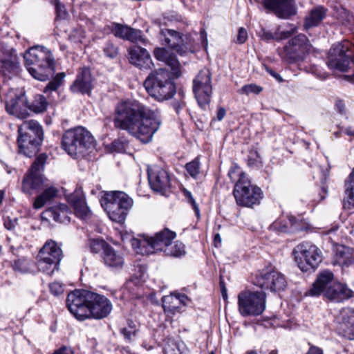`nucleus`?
Returning a JSON list of instances; mask_svg holds the SVG:
<instances>
[{
    "instance_id": "nucleus-1",
    "label": "nucleus",
    "mask_w": 354,
    "mask_h": 354,
    "mask_svg": "<svg viewBox=\"0 0 354 354\" xmlns=\"http://www.w3.org/2000/svg\"><path fill=\"white\" fill-rule=\"evenodd\" d=\"M113 123L115 128L148 143L159 129L162 119L158 109H151L136 100H125L116 105Z\"/></svg>"
},
{
    "instance_id": "nucleus-2",
    "label": "nucleus",
    "mask_w": 354,
    "mask_h": 354,
    "mask_svg": "<svg viewBox=\"0 0 354 354\" xmlns=\"http://www.w3.org/2000/svg\"><path fill=\"white\" fill-rule=\"evenodd\" d=\"M0 73L3 80L0 82V93L6 95V109L8 113L18 118L24 119L29 115V109L25 95L15 93L14 88H10L8 80L19 72V63L15 51L11 50L0 55Z\"/></svg>"
},
{
    "instance_id": "nucleus-3",
    "label": "nucleus",
    "mask_w": 354,
    "mask_h": 354,
    "mask_svg": "<svg viewBox=\"0 0 354 354\" xmlns=\"http://www.w3.org/2000/svg\"><path fill=\"white\" fill-rule=\"evenodd\" d=\"M69 311L80 320L92 317L102 319L112 310V304L104 295L86 290H75L70 292L66 299Z\"/></svg>"
},
{
    "instance_id": "nucleus-4",
    "label": "nucleus",
    "mask_w": 354,
    "mask_h": 354,
    "mask_svg": "<svg viewBox=\"0 0 354 354\" xmlns=\"http://www.w3.org/2000/svg\"><path fill=\"white\" fill-rule=\"evenodd\" d=\"M24 66L30 75L39 81H46L55 72L53 56L47 48L36 46L30 48L24 55Z\"/></svg>"
},
{
    "instance_id": "nucleus-5",
    "label": "nucleus",
    "mask_w": 354,
    "mask_h": 354,
    "mask_svg": "<svg viewBox=\"0 0 354 354\" xmlns=\"http://www.w3.org/2000/svg\"><path fill=\"white\" fill-rule=\"evenodd\" d=\"M352 291L344 284L335 279L333 273L325 270L320 272L312 287L306 292V296L317 297L323 295L334 302H341L351 297Z\"/></svg>"
},
{
    "instance_id": "nucleus-6",
    "label": "nucleus",
    "mask_w": 354,
    "mask_h": 354,
    "mask_svg": "<svg viewBox=\"0 0 354 354\" xmlns=\"http://www.w3.org/2000/svg\"><path fill=\"white\" fill-rule=\"evenodd\" d=\"M228 176L232 181H236L233 194L239 205L252 207L260 203L263 198L261 188L251 184L238 165H233L230 168Z\"/></svg>"
},
{
    "instance_id": "nucleus-7",
    "label": "nucleus",
    "mask_w": 354,
    "mask_h": 354,
    "mask_svg": "<svg viewBox=\"0 0 354 354\" xmlns=\"http://www.w3.org/2000/svg\"><path fill=\"white\" fill-rule=\"evenodd\" d=\"M148 94L158 101L167 100L176 93V86L169 71L160 68L151 71L144 82Z\"/></svg>"
},
{
    "instance_id": "nucleus-8",
    "label": "nucleus",
    "mask_w": 354,
    "mask_h": 354,
    "mask_svg": "<svg viewBox=\"0 0 354 354\" xmlns=\"http://www.w3.org/2000/svg\"><path fill=\"white\" fill-rule=\"evenodd\" d=\"M17 139L19 151L32 157L39 149L44 133L41 126L36 120H26L19 127Z\"/></svg>"
},
{
    "instance_id": "nucleus-9",
    "label": "nucleus",
    "mask_w": 354,
    "mask_h": 354,
    "mask_svg": "<svg viewBox=\"0 0 354 354\" xmlns=\"http://www.w3.org/2000/svg\"><path fill=\"white\" fill-rule=\"evenodd\" d=\"M100 203L109 218L119 223L125 221L133 203L132 198L126 193L120 191L105 192Z\"/></svg>"
},
{
    "instance_id": "nucleus-10",
    "label": "nucleus",
    "mask_w": 354,
    "mask_h": 354,
    "mask_svg": "<svg viewBox=\"0 0 354 354\" xmlns=\"http://www.w3.org/2000/svg\"><path fill=\"white\" fill-rule=\"evenodd\" d=\"M176 233L168 229L157 232L153 236L139 235L131 240L133 250L142 255L150 254L156 252H165L171 241L176 238Z\"/></svg>"
},
{
    "instance_id": "nucleus-11",
    "label": "nucleus",
    "mask_w": 354,
    "mask_h": 354,
    "mask_svg": "<svg viewBox=\"0 0 354 354\" xmlns=\"http://www.w3.org/2000/svg\"><path fill=\"white\" fill-rule=\"evenodd\" d=\"M62 148L71 156L84 154L93 148L95 139L91 133L82 127H77L66 131L62 141Z\"/></svg>"
},
{
    "instance_id": "nucleus-12",
    "label": "nucleus",
    "mask_w": 354,
    "mask_h": 354,
    "mask_svg": "<svg viewBox=\"0 0 354 354\" xmlns=\"http://www.w3.org/2000/svg\"><path fill=\"white\" fill-rule=\"evenodd\" d=\"M238 310L243 317L261 315L266 307V294L263 290L241 291L237 296Z\"/></svg>"
},
{
    "instance_id": "nucleus-13",
    "label": "nucleus",
    "mask_w": 354,
    "mask_h": 354,
    "mask_svg": "<svg viewBox=\"0 0 354 354\" xmlns=\"http://www.w3.org/2000/svg\"><path fill=\"white\" fill-rule=\"evenodd\" d=\"M354 64V45L348 41L334 44L329 50L327 65L329 68L347 71Z\"/></svg>"
},
{
    "instance_id": "nucleus-14",
    "label": "nucleus",
    "mask_w": 354,
    "mask_h": 354,
    "mask_svg": "<svg viewBox=\"0 0 354 354\" xmlns=\"http://www.w3.org/2000/svg\"><path fill=\"white\" fill-rule=\"evenodd\" d=\"M293 253L298 267L303 272L314 270L322 261V251L309 242L297 245Z\"/></svg>"
},
{
    "instance_id": "nucleus-15",
    "label": "nucleus",
    "mask_w": 354,
    "mask_h": 354,
    "mask_svg": "<svg viewBox=\"0 0 354 354\" xmlns=\"http://www.w3.org/2000/svg\"><path fill=\"white\" fill-rule=\"evenodd\" d=\"M311 48L308 37L304 34H299L288 41L279 54L283 61L292 64L304 60Z\"/></svg>"
},
{
    "instance_id": "nucleus-16",
    "label": "nucleus",
    "mask_w": 354,
    "mask_h": 354,
    "mask_svg": "<svg viewBox=\"0 0 354 354\" xmlns=\"http://www.w3.org/2000/svg\"><path fill=\"white\" fill-rule=\"evenodd\" d=\"M62 256V251L57 243L53 241H47L38 254V267L40 270L47 274H52L58 270Z\"/></svg>"
},
{
    "instance_id": "nucleus-17",
    "label": "nucleus",
    "mask_w": 354,
    "mask_h": 354,
    "mask_svg": "<svg viewBox=\"0 0 354 354\" xmlns=\"http://www.w3.org/2000/svg\"><path fill=\"white\" fill-rule=\"evenodd\" d=\"M211 73L207 68L199 71L193 80V91L198 105L207 109L211 100L212 86Z\"/></svg>"
},
{
    "instance_id": "nucleus-18",
    "label": "nucleus",
    "mask_w": 354,
    "mask_h": 354,
    "mask_svg": "<svg viewBox=\"0 0 354 354\" xmlns=\"http://www.w3.org/2000/svg\"><path fill=\"white\" fill-rule=\"evenodd\" d=\"M46 159L47 156L45 153H41L32 163L23 180L22 190L24 193L32 194L33 191L41 188L44 179L39 172L44 169Z\"/></svg>"
},
{
    "instance_id": "nucleus-19",
    "label": "nucleus",
    "mask_w": 354,
    "mask_h": 354,
    "mask_svg": "<svg viewBox=\"0 0 354 354\" xmlns=\"http://www.w3.org/2000/svg\"><path fill=\"white\" fill-rule=\"evenodd\" d=\"M161 37L163 44L168 45L180 55H185L194 51L191 40L187 36L183 35L176 30H162Z\"/></svg>"
},
{
    "instance_id": "nucleus-20",
    "label": "nucleus",
    "mask_w": 354,
    "mask_h": 354,
    "mask_svg": "<svg viewBox=\"0 0 354 354\" xmlns=\"http://www.w3.org/2000/svg\"><path fill=\"white\" fill-rule=\"evenodd\" d=\"M283 274L272 268L263 270L256 277L255 285L271 291L283 290L286 286Z\"/></svg>"
},
{
    "instance_id": "nucleus-21",
    "label": "nucleus",
    "mask_w": 354,
    "mask_h": 354,
    "mask_svg": "<svg viewBox=\"0 0 354 354\" xmlns=\"http://www.w3.org/2000/svg\"><path fill=\"white\" fill-rule=\"evenodd\" d=\"M261 4L268 13L272 12L280 19H289L297 14L293 0H262Z\"/></svg>"
},
{
    "instance_id": "nucleus-22",
    "label": "nucleus",
    "mask_w": 354,
    "mask_h": 354,
    "mask_svg": "<svg viewBox=\"0 0 354 354\" xmlns=\"http://www.w3.org/2000/svg\"><path fill=\"white\" fill-rule=\"evenodd\" d=\"M149 183L151 188L165 194L170 187V178L168 172L158 165H151L147 169Z\"/></svg>"
},
{
    "instance_id": "nucleus-23",
    "label": "nucleus",
    "mask_w": 354,
    "mask_h": 354,
    "mask_svg": "<svg viewBox=\"0 0 354 354\" xmlns=\"http://www.w3.org/2000/svg\"><path fill=\"white\" fill-rule=\"evenodd\" d=\"M337 322L342 335L348 339H354V309L342 308L337 317Z\"/></svg>"
},
{
    "instance_id": "nucleus-24",
    "label": "nucleus",
    "mask_w": 354,
    "mask_h": 354,
    "mask_svg": "<svg viewBox=\"0 0 354 354\" xmlns=\"http://www.w3.org/2000/svg\"><path fill=\"white\" fill-rule=\"evenodd\" d=\"M131 64L141 69H151L154 64L148 51L138 46H133L128 50Z\"/></svg>"
},
{
    "instance_id": "nucleus-25",
    "label": "nucleus",
    "mask_w": 354,
    "mask_h": 354,
    "mask_svg": "<svg viewBox=\"0 0 354 354\" xmlns=\"http://www.w3.org/2000/svg\"><path fill=\"white\" fill-rule=\"evenodd\" d=\"M68 202L73 207L75 214L83 220L89 219L92 212L86 205L84 194L81 189H76L67 196Z\"/></svg>"
},
{
    "instance_id": "nucleus-26",
    "label": "nucleus",
    "mask_w": 354,
    "mask_h": 354,
    "mask_svg": "<svg viewBox=\"0 0 354 354\" xmlns=\"http://www.w3.org/2000/svg\"><path fill=\"white\" fill-rule=\"evenodd\" d=\"M162 307L165 313L175 314L180 311L182 306H187L190 299L185 294L171 292L169 295L164 296L162 299Z\"/></svg>"
},
{
    "instance_id": "nucleus-27",
    "label": "nucleus",
    "mask_w": 354,
    "mask_h": 354,
    "mask_svg": "<svg viewBox=\"0 0 354 354\" xmlns=\"http://www.w3.org/2000/svg\"><path fill=\"white\" fill-rule=\"evenodd\" d=\"M153 55L158 60L165 62L171 68L174 76L179 77L181 75L180 63L174 55L164 48H156Z\"/></svg>"
},
{
    "instance_id": "nucleus-28",
    "label": "nucleus",
    "mask_w": 354,
    "mask_h": 354,
    "mask_svg": "<svg viewBox=\"0 0 354 354\" xmlns=\"http://www.w3.org/2000/svg\"><path fill=\"white\" fill-rule=\"evenodd\" d=\"M92 88V77L88 68H83L77 74V78L71 90L73 92L81 93H89Z\"/></svg>"
},
{
    "instance_id": "nucleus-29",
    "label": "nucleus",
    "mask_w": 354,
    "mask_h": 354,
    "mask_svg": "<svg viewBox=\"0 0 354 354\" xmlns=\"http://www.w3.org/2000/svg\"><path fill=\"white\" fill-rule=\"evenodd\" d=\"M112 31L117 37L129 40L131 42L141 41L143 44L145 43V39L142 37L140 30L119 24H114Z\"/></svg>"
},
{
    "instance_id": "nucleus-30",
    "label": "nucleus",
    "mask_w": 354,
    "mask_h": 354,
    "mask_svg": "<svg viewBox=\"0 0 354 354\" xmlns=\"http://www.w3.org/2000/svg\"><path fill=\"white\" fill-rule=\"evenodd\" d=\"M328 9L323 6H317L311 9L304 21V28L308 30L318 26L326 17Z\"/></svg>"
},
{
    "instance_id": "nucleus-31",
    "label": "nucleus",
    "mask_w": 354,
    "mask_h": 354,
    "mask_svg": "<svg viewBox=\"0 0 354 354\" xmlns=\"http://www.w3.org/2000/svg\"><path fill=\"white\" fill-rule=\"evenodd\" d=\"M354 262V249L339 245L334 249L333 265L348 266Z\"/></svg>"
},
{
    "instance_id": "nucleus-32",
    "label": "nucleus",
    "mask_w": 354,
    "mask_h": 354,
    "mask_svg": "<svg viewBox=\"0 0 354 354\" xmlns=\"http://www.w3.org/2000/svg\"><path fill=\"white\" fill-rule=\"evenodd\" d=\"M102 259L104 264L113 270H120L124 266L123 254L111 246L108 247L103 252Z\"/></svg>"
},
{
    "instance_id": "nucleus-33",
    "label": "nucleus",
    "mask_w": 354,
    "mask_h": 354,
    "mask_svg": "<svg viewBox=\"0 0 354 354\" xmlns=\"http://www.w3.org/2000/svg\"><path fill=\"white\" fill-rule=\"evenodd\" d=\"M70 210L67 205L59 204L50 207L44 212V215L52 218L55 221L62 223L70 222Z\"/></svg>"
},
{
    "instance_id": "nucleus-34",
    "label": "nucleus",
    "mask_w": 354,
    "mask_h": 354,
    "mask_svg": "<svg viewBox=\"0 0 354 354\" xmlns=\"http://www.w3.org/2000/svg\"><path fill=\"white\" fill-rule=\"evenodd\" d=\"M58 190L54 186L46 187L44 191L35 200L33 207L36 209H41L48 202L53 199L57 194Z\"/></svg>"
},
{
    "instance_id": "nucleus-35",
    "label": "nucleus",
    "mask_w": 354,
    "mask_h": 354,
    "mask_svg": "<svg viewBox=\"0 0 354 354\" xmlns=\"http://www.w3.org/2000/svg\"><path fill=\"white\" fill-rule=\"evenodd\" d=\"M345 197L344 206L346 205L354 207V168L345 182Z\"/></svg>"
},
{
    "instance_id": "nucleus-36",
    "label": "nucleus",
    "mask_w": 354,
    "mask_h": 354,
    "mask_svg": "<svg viewBox=\"0 0 354 354\" xmlns=\"http://www.w3.org/2000/svg\"><path fill=\"white\" fill-rule=\"evenodd\" d=\"M292 216H288L275 221L270 226L271 229L279 232H292Z\"/></svg>"
},
{
    "instance_id": "nucleus-37",
    "label": "nucleus",
    "mask_w": 354,
    "mask_h": 354,
    "mask_svg": "<svg viewBox=\"0 0 354 354\" xmlns=\"http://www.w3.org/2000/svg\"><path fill=\"white\" fill-rule=\"evenodd\" d=\"M187 350L182 342L168 340L164 348V354H187Z\"/></svg>"
},
{
    "instance_id": "nucleus-38",
    "label": "nucleus",
    "mask_w": 354,
    "mask_h": 354,
    "mask_svg": "<svg viewBox=\"0 0 354 354\" xmlns=\"http://www.w3.org/2000/svg\"><path fill=\"white\" fill-rule=\"evenodd\" d=\"M165 255L178 257L183 256L185 253V245L178 241H171L164 252Z\"/></svg>"
},
{
    "instance_id": "nucleus-39",
    "label": "nucleus",
    "mask_w": 354,
    "mask_h": 354,
    "mask_svg": "<svg viewBox=\"0 0 354 354\" xmlns=\"http://www.w3.org/2000/svg\"><path fill=\"white\" fill-rule=\"evenodd\" d=\"M48 104V103L44 95H37L29 108L35 113H40L46 110Z\"/></svg>"
},
{
    "instance_id": "nucleus-40",
    "label": "nucleus",
    "mask_w": 354,
    "mask_h": 354,
    "mask_svg": "<svg viewBox=\"0 0 354 354\" xmlns=\"http://www.w3.org/2000/svg\"><path fill=\"white\" fill-rule=\"evenodd\" d=\"M32 263L30 260L21 257L15 261L13 268L21 273H27L31 271Z\"/></svg>"
},
{
    "instance_id": "nucleus-41",
    "label": "nucleus",
    "mask_w": 354,
    "mask_h": 354,
    "mask_svg": "<svg viewBox=\"0 0 354 354\" xmlns=\"http://www.w3.org/2000/svg\"><path fill=\"white\" fill-rule=\"evenodd\" d=\"M88 246L92 252L99 253L101 251L105 252L111 245L102 239H93L89 240Z\"/></svg>"
},
{
    "instance_id": "nucleus-42",
    "label": "nucleus",
    "mask_w": 354,
    "mask_h": 354,
    "mask_svg": "<svg viewBox=\"0 0 354 354\" xmlns=\"http://www.w3.org/2000/svg\"><path fill=\"white\" fill-rule=\"evenodd\" d=\"M66 77L65 73H59L55 77L49 82L44 89V92L47 91H56L61 85H62L64 78Z\"/></svg>"
},
{
    "instance_id": "nucleus-43",
    "label": "nucleus",
    "mask_w": 354,
    "mask_h": 354,
    "mask_svg": "<svg viewBox=\"0 0 354 354\" xmlns=\"http://www.w3.org/2000/svg\"><path fill=\"white\" fill-rule=\"evenodd\" d=\"M297 31V28H292L290 30H285L284 26L279 25L275 29L276 41H281L290 37Z\"/></svg>"
},
{
    "instance_id": "nucleus-44",
    "label": "nucleus",
    "mask_w": 354,
    "mask_h": 354,
    "mask_svg": "<svg viewBox=\"0 0 354 354\" xmlns=\"http://www.w3.org/2000/svg\"><path fill=\"white\" fill-rule=\"evenodd\" d=\"M186 170L189 174L196 178L200 173V162L198 158H196L194 160L187 163Z\"/></svg>"
},
{
    "instance_id": "nucleus-45",
    "label": "nucleus",
    "mask_w": 354,
    "mask_h": 354,
    "mask_svg": "<svg viewBox=\"0 0 354 354\" xmlns=\"http://www.w3.org/2000/svg\"><path fill=\"white\" fill-rule=\"evenodd\" d=\"M136 331L137 326L136 323L132 321L129 322L127 327H125L121 330L122 333L127 339H131L132 337L136 335Z\"/></svg>"
},
{
    "instance_id": "nucleus-46",
    "label": "nucleus",
    "mask_w": 354,
    "mask_h": 354,
    "mask_svg": "<svg viewBox=\"0 0 354 354\" xmlns=\"http://www.w3.org/2000/svg\"><path fill=\"white\" fill-rule=\"evenodd\" d=\"M292 232L306 230L308 229V224L301 219H298L292 216Z\"/></svg>"
},
{
    "instance_id": "nucleus-47",
    "label": "nucleus",
    "mask_w": 354,
    "mask_h": 354,
    "mask_svg": "<svg viewBox=\"0 0 354 354\" xmlns=\"http://www.w3.org/2000/svg\"><path fill=\"white\" fill-rule=\"evenodd\" d=\"M263 88L257 84H250L243 86L241 89V93L249 95L250 93L259 94L262 91Z\"/></svg>"
},
{
    "instance_id": "nucleus-48",
    "label": "nucleus",
    "mask_w": 354,
    "mask_h": 354,
    "mask_svg": "<svg viewBox=\"0 0 354 354\" xmlns=\"http://www.w3.org/2000/svg\"><path fill=\"white\" fill-rule=\"evenodd\" d=\"M104 52L108 57L114 58L118 55V48L113 43L109 41L105 44Z\"/></svg>"
},
{
    "instance_id": "nucleus-49",
    "label": "nucleus",
    "mask_w": 354,
    "mask_h": 354,
    "mask_svg": "<svg viewBox=\"0 0 354 354\" xmlns=\"http://www.w3.org/2000/svg\"><path fill=\"white\" fill-rule=\"evenodd\" d=\"M55 10L57 17L59 19H65L67 16V12L64 5L61 4L58 1L55 3Z\"/></svg>"
},
{
    "instance_id": "nucleus-50",
    "label": "nucleus",
    "mask_w": 354,
    "mask_h": 354,
    "mask_svg": "<svg viewBox=\"0 0 354 354\" xmlns=\"http://www.w3.org/2000/svg\"><path fill=\"white\" fill-rule=\"evenodd\" d=\"M69 39L75 42L81 41L82 39L84 37V32L81 29L74 30L70 35Z\"/></svg>"
},
{
    "instance_id": "nucleus-51",
    "label": "nucleus",
    "mask_w": 354,
    "mask_h": 354,
    "mask_svg": "<svg viewBox=\"0 0 354 354\" xmlns=\"http://www.w3.org/2000/svg\"><path fill=\"white\" fill-rule=\"evenodd\" d=\"M50 292L55 295H59L63 293L64 288L61 283L53 282L49 285Z\"/></svg>"
},
{
    "instance_id": "nucleus-52",
    "label": "nucleus",
    "mask_w": 354,
    "mask_h": 354,
    "mask_svg": "<svg viewBox=\"0 0 354 354\" xmlns=\"http://www.w3.org/2000/svg\"><path fill=\"white\" fill-rule=\"evenodd\" d=\"M259 37H261V39L264 41H270L271 39L276 40L277 36L275 32L274 33H272L271 32L263 28L259 32Z\"/></svg>"
},
{
    "instance_id": "nucleus-53",
    "label": "nucleus",
    "mask_w": 354,
    "mask_h": 354,
    "mask_svg": "<svg viewBox=\"0 0 354 354\" xmlns=\"http://www.w3.org/2000/svg\"><path fill=\"white\" fill-rule=\"evenodd\" d=\"M185 196H186L189 203H190L192 204V208L194 210L196 216L199 217V216H200L199 207H198V205L196 204L195 200L194 199L192 194L187 191L185 192Z\"/></svg>"
},
{
    "instance_id": "nucleus-54",
    "label": "nucleus",
    "mask_w": 354,
    "mask_h": 354,
    "mask_svg": "<svg viewBox=\"0 0 354 354\" xmlns=\"http://www.w3.org/2000/svg\"><path fill=\"white\" fill-rule=\"evenodd\" d=\"M248 38L247 30L244 28H240L236 37V41L239 44H243Z\"/></svg>"
},
{
    "instance_id": "nucleus-55",
    "label": "nucleus",
    "mask_w": 354,
    "mask_h": 354,
    "mask_svg": "<svg viewBox=\"0 0 354 354\" xmlns=\"http://www.w3.org/2000/svg\"><path fill=\"white\" fill-rule=\"evenodd\" d=\"M172 104L176 112L178 114L180 111L185 107L186 103L183 100H180V101H174Z\"/></svg>"
},
{
    "instance_id": "nucleus-56",
    "label": "nucleus",
    "mask_w": 354,
    "mask_h": 354,
    "mask_svg": "<svg viewBox=\"0 0 354 354\" xmlns=\"http://www.w3.org/2000/svg\"><path fill=\"white\" fill-rule=\"evenodd\" d=\"M53 354H74V353L71 348L64 346L55 351Z\"/></svg>"
},
{
    "instance_id": "nucleus-57",
    "label": "nucleus",
    "mask_w": 354,
    "mask_h": 354,
    "mask_svg": "<svg viewBox=\"0 0 354 354\" xmlns=\"http://www.w3.org/2000/svg\"><path fill=\"white\" fill-rule=\"evenodd\" d=\"M4 226L8 230H12L15 226V221H13L9 218H7L4 221Z\"/></svg>"
},
{
    "instance_id": "nucleus-58",
    "label": "nucleus",
    "mask_w": 354,
    "mask_h": 354,
    "mask_svg": "<svg viewBox=\"0 0 354 354\" xmlns=\"http://www.w3.org/2000/svg\"><path fill=\"white\" fill-rule=\"evenodd\" d=\"M336 108L339 111L340 113H344L345 112V105L342 100H337L335 103Z\"/></svg>"
},
{
    "instance_id": "nucleus-59",
    "label": "nucleus",
    "mask_w": 354,
    "mask_h": 354,
    "mask_svg": "<svg viewBox=\"0 0 354 354\" xmlns=\"http://www.w3.org/2000/svg\"><path fill=\"white\" fill-rule=\"evenodd\" d=\"M225 114H226L225 109L223 107H220L218 109L217 114H216L217 120L219 121L222 120L224 118Z\"/></svg>"
},
{
    "instance_id": "nucleus-60",
    "label": "nucleus",
    "mask_w": 354,
    "mask_h": 354,
    "mask_svg": "<svg viewBox=\"0 0 354 354\" xmlns=\"http://www.w3.org/2000/svg\"><path fill=\"white\" fill-rule=\"evenodd\" d=\"M306 354H323V351L321 348L312 346Z\"/></svg>"
},
{
    "instance_id": "nucleus-61",
    "label": "nucleus",
    "mask_w": 354,
    "mask_h": 354,
    "mask_svg": "<svg viewBox=\"0 0 354 354\" xmlns=\"http://www.w3.org/2000/svg\"><path fill=\"white\" fill-rule=\"evenodd\" d=\"M220 286H221L223 298L225 300L227 298V289L225 286L224 282L222 280H221V281H220Z\"/></svg>"
},
{
    "instance_id": "nucleus-62",
    "label": "nucleus",
    "mask_w": 354,
    "mask_h": 354,
    "mask_svg": "<svg viewBox=\"0 0 354 354\" xmlns=\"http://www.w3.org/2000/svg\"><path fill=\"white\" fill-rule=\"evenodd\" d=\"M268 73L272 75L274 77H275L277 80L279 81H282V78L280 76V75H279L278 73H277L276 72H274V71L272 70H268Z\"/></svg>"
},
{
    "instance_id": "nucleus-63",
    "label": "nucleus",
    "mask_w": 354,
    "mask_h": 354,
    "mask_svg": "<svg viewBox=\"0 0 354 354\" xmlns=\"http://www.w3.org/2000/svg\"><path fill=\"white\" fill-rule=\"evenodd\" d=\"M201 38L203 39V45L206 48V46H207V34L205 32V30H201Z\"/></svg>"
},
{
    "instance_id": "nucleus-64",
    "label": "nucleus",
    "mask_w": 354,
    "mask_h": 354,
    "mask_svg": "<svg viewBox=\"0 0 354 354\" xmlns=\"http://www.w3.org/2000/svg\"><path fill=\"white\" fill-rule=\"evenodd\" d=\"M345 133L349 136H354V129L352 127H347L345 129Z\"/></svg>"
}]
</instances>
